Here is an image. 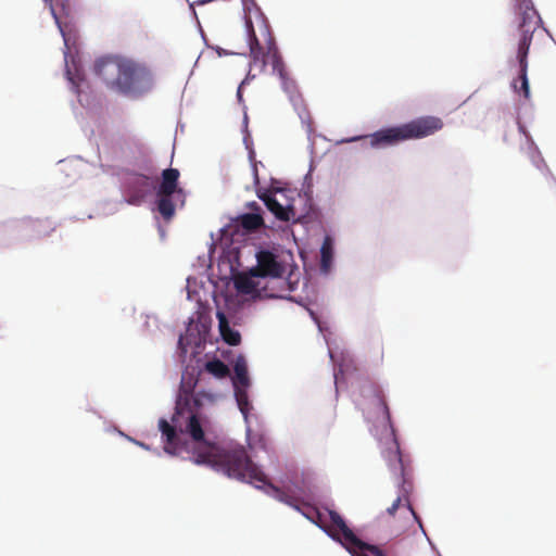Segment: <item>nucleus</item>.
I'll list each match as a JSON object with an SVG mask.
<instances>
[{
    "label": "nucleus",
    "instance_id": "nucleus-15",
    "mask_svg": "<svg viewBox=\"0 0 556 556\" xmlns=\"http://www.w3.org/2000/svg\"><path fill=\"white\" fill-rule=\"evenodd\" d=\"M218 327L223 340L229 345H238L241 341V336L237 330L230 328L227 317L224 313H217Z\"/></svg>",
    "mask_w": 556,
    "mask_h": 556
},
{
    "label": "nucleus",
    "instance_id": "nucleus-13",
    "mask_svg": "<svg viewBox=\"0 0 556 556\" xmlns=\"http://www.w3.org/2000/svg\"><path fill=\"white\" fill-rule=\"evenodd\" d=\"M121 73L116 77L115 87L121 91L132 88L137 75V66L128 61H119Z\"/></svg>",
    "mask_w": 556,
    "mask_h": 556
},
{
    "label": "nucleus",
    "instance_id": "nucleus-12",
    "mask_svg": "<svg viewBox=\"0 0 556 556\" xmlns=\"http://www.w3.org/2000/svg\"><path fill=\"white\" fill-rule=\"evenodd\" d=\"M180 173L176 168H166L162 172L161 184L156 190V195H179L182 189L178 187Z\"/></svg>",
    "mask_w": 556,
    "mask_h": 556
},
{
    "label": "nucleus",
    "instance_id": "nucleus-18",
    "mask_svg": "<svg viewBox=\"0 0 556 556\" xmlns=\"http://www.w3.org/2000/svg\"><path fill=\"white\" fill-rule=\"evenodd\" d=\"M174 197L175 195H157V212L165 220H170L175 215Z\"/></svg>",
    "mask_w": 556,
    "mask_h": 556
},
{
    "label": "nucleus",
    "instance_id": "nucleus-9",
    "mask_svg": "<svg viewBox=\"0 0 556 556\" xmlns=\"http://www.w3.org/2000/svg\"><path fill=\"white\" fill-rule=\"evenodd\" d=\"M257 265L251 269L252 276L280 277L283 268L276 256L269 251H260L256 255Z\"/></svg>",
    "mask_w": 556,
    "mask_h": 556
},
{
    "label": "nucleus",
    "instance_id": "nucleus-5",
    "mask_svg": "<svg viewBox=\"0 0 556 556\" xmlns=\"http://www.w3.org/2000/svg\"><path fill=\"white\" fill-rule=\"evenodd\" d=\"M444 126L438 116H421L395 127L378 130L370 135L371 147L394 146L399 142L421 139L440 131Z\"/></svg>",
    "mask_w": 556,
    "mask_h": 556
},
{
    "label": "nucleus",
    "instance_id": "nucleus-11",
    "mask_svg": "<svg viewBox=\"0 0 556 556\" xmlns=\"http://www.w3.org/2000/svg\"><path fill=\"white\" fill-rule=\"evenodd\" d=\"M94 73L108 85L115 87L116 77L121 73L119 60L115 58H103L94 63Z\"/></svg>",
    "mask_w": 556,
    "mask_h": 556
},
{
    "label": "nucleus",
    "instance_id": "nucleus-17",
    "mask_svg": "<svg viewBox=\"0 0 556 556\" xmlns=\"http://www.w3.org/2000/svg\"><path fill=\"white\" fill-rule=\"evenodd\" d=\"M235 370V380L233 384L236 389L239 387L247 388L249 386V376H248V367L247 362L243 356H239L233 366Z\"/></svg>",
    "mask_w": 556,
    "mask_h": 556
},
{
    "label": "nucleus",
    "instance_id": "nucleus-23",
    "mask_svg": "<svg viewBox=\"0 0 556 556\" xmlns=\"http://www.w3.org/2000/svg\"><path fill=\"white\" fill-rule=\"evenodd\" d=\"M251 207H252V208L257 207V203H256V202H253V203L251 204Z\"/></svg>",
    "mask_w": 556,
    "mask_h": 556
},
{
    "label": "nucleus",
    "instance_id": "nucleus-1",
    "mask_svg": "<svg viewBox=\"0 0 556 556\" xmlns=\"http://www.w3.org/2000/svg\"><path fill=\"white\" fill-rule=\"evenodd\" d=\"M200 400L190 390L180 389L177 408L190 410L186 432L191 440H184L172 425L160 419L159 428L165 438L164 451L174 456L188 458L197 465L210 466L229 478H241L247 470L255 476V468L249 463V455L242 445L217 446L204 439V431L193 408L200 406Z\"/></svg>",
    "mask_w": 556,
    "mask_h": 556
},
{
    "label": "nucleus",
    "instance_id": "nucleus-10",
    "mask_svg": "<svg viewBox=\"0 0 556 556\" xmlns=\"http://www.w3.org/2000/svg\"><path fill=\"white\" fill-rule=\"evenodd\" d=\"M258 198L264 202L268 211H270L276 218L282 222H289L295 217L294 208L290 205L283 206L273 195L271 191L265 190L257 193Z\"/></svg>",
    "mask_w": 556,
    "mask_h": 556
},
{
    "label": "nucleus",
    "instance_id": "nucleus-6",
    "mask_svg": "<svg viewBox=\"0 0 556 556\" xmlns=\"http://www.w3.org/2000/svg\"><path fill=\"white\" fill-rule=\"evenodd\" d=\"M393 445H394V448L390 450L388 452L387 458L389 460L390 467L393 468L394 470H399V472H400V475L402 477V494L399 495L396 497V500L393 502V504L388 508V513L391 516H393L395 514L397 508L401 506L403 500L405 501L407 508L412 513H414L413 508H412V506L409 504V501L407 498V494L412 490V483L408 482L406 466L404 465V462H403V458H402V454H401V451H400V446H399V444H397V442L395 440L393 442Z\"/></svg>",
    "mask_w": 556,
    "mask_h": 556
},
{
    "label": "nucleus",
    "instance_id": "nucleus-4",
    "mask_svg": "<svg viewBox=\"0 0 556 556\" xmlns=\"http://www.w3.org/2000/svg\"><path fill=\"white\" fill-rule=\"evenodd\" d=\"M296 510L320 527L333 540L342 544L352 556H387L378 546L358 539L336 510H328L330 520L328 526L324 525L323 515L316 507L304 504Z\"/></svg>",
    "mask_w": 556,
    "mask_h": 556
},
{
    "label": "nucleus",
    "instance_id": "nucleus-7",
    "mask_svg": "<svg viewBox=\"0 0 556 556\" xmlns=\"http://www.w3.org/2000/svg\"><path fill=\"white\" fill-rule=\"evenodd\" d=\"M249 463L252 465V467L255 468L256 477H254L252 473H250L247 470V475H244V477H241V478H236L237 480L249 481L250 483H261L267 488V492L271 491L275 498H277L279 502L285 503V504L293 507L294 509H300L299 501L295 497L287 494L285 491H282L278 486L274 485L268 480L267 476L258 468V466L255 463L252 462V459L250 457H249Z\"/></svg>",
    "mask_w": 556,
    "mask_h": 556
},
{
    "label": "nucleus",
    "instance_id": "nucleus-21",
    "mask_svg": "<svg viewBox=\"0 0 556 556\" xmlns=\"http://www.w3.org/2000/svg\"><path fill=\"white\" fill-rule=\"evenodd\" d=\"M236 399L241 413L247 417L249 409L247 392L244 390L236 389Z\"/></svg>",
    "mask_w": 556,
    "mask_h": 556
},
{
    "label": "nucleus",
    "instance_id": "nucleus-16",
    "mask_svg": "<svg viewBox=\"0 0 556 556\" xmlns=\"http://www.w3.org/2000/svg\"><path fill=\"white\" fill-rule=\"evenodd\" d=\"M257 276H252L251 270L249 274H240L235 279V287L238 292L243 294H252L257 291V283L254 280Z\"/></svg>",
    "mask_w": 556,
    "mask_h": 556
},
{
    "label": "nucleus",
    "instance_id": "nucleus-14",
    "mask_svg": "<svg viewBox=\"0 0 556 556\" xmlns=\"http://www.w3.org/2000/svg\"><path fill=\"white\" fill-rule=\"evenodd\" d=\"M50 8L51 14L55 20L60 31L64 38L65 45H67V39L64 33V29L61 24V17L67 16L71 11L70 0H43Z\"/></svg>",
    "mask_w": 556,
    "mask_h": 556
},
{
    "label": "nucleus",
    "instance_id": "nucleus-20",
    "mask_svg": "<svg viewBox=\"0 0 556 556\" xmlns=\"http://www.w3.org/2000/svg\"><path fill=\"white\" fill-rule=\"evenodd\" d=\"M205 370L216 378H226L229 376L228 366L217 358L207 362L205 364Z\"/></svg>",
    "mask_w": 556,
    "mask_h": 556
},
{
    "label": "nucleus",
    "instance_id": "nucleus-3",
    "mask_svg": "<svg viewBox=\"0 0 556 556\" xmlns=\"http://www.w3.org/2000/svg\"><path fill=\"white\" fill-rule=\"evenodd\" d=\"M515 9L518 26L514 36L517 41L516 58L519 64V75L514 80L513 88L517 93L522 94L525 99H529L528 54L533 34L538 30L542 21L531 0H516Z\"/></svg>",
    "mask_w": 556,
    "mask_h": 556
},
{
    "label": "nucleus",
    "instance_id": "nucleus-2",
    "mask_svg": "<svg viewBox=\"0 0 556 556\" xmlns=\"http://www.w3.org/2000/svg\"><path fill=\"white\" fill-rule=\"evenodd\" d=\"M258 34H256L252 21L247 18V35L250 49V71L248 77L254 78L265 72L267 64L273 67L281 79L282 88L288 93L296 89L295 83L288 76L282 56L276 46L270 26L262 14L257 17Z\"/></svg>",
    "mask_w": 556,
    "mask_h": 556
},
{
    "label": "nucleus",
    "instance_id": "nucleus-8",
    "mask_svg": "<svg viewBox=\"0 0 556 556\" xmlns=\"http://www.w3.org/2000/svg\"><path fill=\"white\" fill-rule=\"evenodd\" d=\"M366 396L369 400V407L372 409L375 419L392 427L391 415L382 390L376 386L366 389Z\"/></svg>",
    "mask_w": 556,
    "mask_h": 556
},
{
    "label": "nucleus",
    "instance_id": "nucleus-22",
    "mask_svg": "<svg viewBox=\"0 0 556 556\" xmlns=\"http://www.w3.org/2000/svg\"><path fill=\"white\" fill-rule=\"evenodd\" d=\"M331 247L329 245L328 241H325L321 247V266L324 268L328 267L331 261Z\"/></svg>",
    "mask_w": 556,
    "mask_h": 556
},
{
    "label": "nucleus",
    "instance_id": "nucleus-19",
    "mask_svg": "<svg viewBox=\"0 0 556 556\" xmlns=\"http://www.w3.org/2000/svg\"><path fill=\"white\" fill-rule=\"evenodd\" d=\"M240 225L248 231L260 229L264 225L263 217L260 214L247 213L240 216Z\"/></svg>",
    "mask_w": 556,
    "mask_h": 556
}]
</instances>
